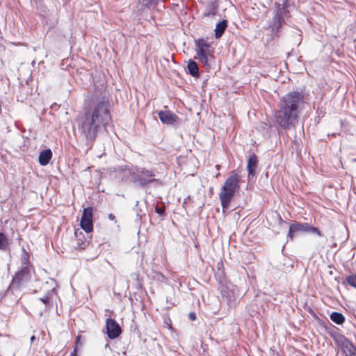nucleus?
<instances>
[{
	"label": "nucleus",
	"instance_id": "obj_1",
	"mask_svg": "<svg viewBox=\"0 0 356 356\" xmlns=\"http://www.w3.org/2000/svg\"><path fill=\"white\" fill-rule=\"evenodd\" d=\"M111 120V104L106 88L101 84L88 95L83 111L77 120L78 129L88 145H92L97 135L106 130Z\"/></svg>",
	"mask_w": 356,
	"mask_h": 356
},
{
	"label": "nucleus",
	"instance_id": "obj_2",
	"mask_svg": "<svg viewBox=\"0 0 356 356\" xmlns=\"http://www.w3.org/2000/svg\"><path fill=\"white\" fill-rule=\"evenodd\" d=\"M305 104L302 92L291 91L286 94L279 103L275 113L277 124L283 129L288 130L296 127Z\"/></svg>",
	"mask_w": 356,
	"mask_h": 356
},
{
	"label": "nucleus",
	"instance_id": "obj_3",
	"mask_svg": "<svg viewBox=\"0 0 356 356\" xmlns=\"http://www.w3.org/2000/svg\"><path fill=\"white\" fill-rule=\"evenodd\" d=\"M122 173L125 181L132 182L140 188H145L152 184L155 186L162 185L161 180L156 178L159 172L154 168L147 169L138 165L125 166L122 169Z\"/></svg>",
	"mask_w": 356,
	"mask_h": 356
},
{
	"label": "nucleus",
	"instance_id": "obj_4",
	"mask_svg": "<svg viewBox=\"0 0 356 356\" xmlns=\"http://www.w3.org/2000/svg\"><path fill=\"white\" fill-rule=\"evenodd\" d=\"M30 266H24L20 268L13 277L12 281L1 297V300L8 301L10 304H17L22 296V288L31 280Z\"/></svg>",
	"mask_w": 356,
	"mask_h": 356
},
{
	"label": "nucleus",
	"instance_id": "obj_5",
	"mask_svg": "<svg viewBox=\"0 0 356 356\" xmlns=\"http://www.w3.org/2000/svg\"><path fill=\"white\" fill-rule=\"evenodd\" d=\"M239 187L238 175L234 170L225 180L219 193V198L223 212H225V209H228L235 193L239 189Z\"/></svg>",
	"mask_w": 356,
	"mask_h": 356
},
{
	"label": "nucleus",
	"instance_id": "obj_6",
	"mask_svg": "<svg viewBox=\"0 0 356 356\" xmlns=\"http://www.w3.org/2000/svg\"><path fill=\"white\" fill-rule=\"evenodd\" d=\"M195 45L197 59L204 67H209V60L213 58L211 44L204 38H198L195 40Z\"/></svg>",
	"mask_w": 356,
	"mask_h": 356
},
{
	"label": "nucleus",
	"instance_id": "obj_7",
	"mask_svg": "<svg viewBox=\"0 0 356 356\" xmlns=\"http://www.w3.org/2000/svg\"><path fill=\"white\" fill-rule=\"evenodd\" d=\"M296 233H309L312 234H316L318 236H322L321 232L316 227L309 225L307 222H295L289 226V230L288 233V239L293 240L294 235Z\"/></svg>",
	"mask_w": 356,
	"mask_h": 356
},
{
	"label": "nucleus",
	"instance_id": "obj_8",
	"mask_svg": "<svg viewBox=\"0 0 356 356\" xmlns=\"http://www.w3.org/2000/svg\"><path fill=\"white\" fill-rule=\"evenodd\" d=\"M80 225L81 229H83L87 234L92 232L93 222L92 207H89L83 209Z\"/></svg>",
	"mask_w": 356,
	"mask_h": 356
},
{
	"label": "nucleus",
	"instance_id": "obj_9",
	"mask_svg": "<svg viewBox=\"0 0 356 356\" xmlns=\"http://www.w3.org/2000/svg\"><path fill=\"white\" fill-rule=\"evenodd\" d=\"M337 343L339 344L343 353L346 356H350L356 353V347L353 343L345 336L338 334L334 337Z\"/></svg>",
	"mask_w": 356,
	"mask_h": 356
},
{
	"label": "nucleus",
	"instance_id": "obj_10",
	"mask_svg": "<svg viewBox=\"0 0 356 356\" xmlns=\"http://www.w3.org/2000/svg\"><path fill=\"white\" fill-rule=\"evenodd\" d=\"M106 330L108 337L110 339L118 338L122 333V329L115 320L107 318L106 320Z\"/></svg>",
	"mask_w": 356,
	"mask_h": 356
},
{
	"label": "nucleus",
	"instance_id": "obj_11",
	"mask_svg": "<svg viewBox=\"0 0 356 356\" xmlns=\"http://www.w3.org/2000/svg\"><path fill=\"white\" fill-rule=\"evenodd\" d=\"M284 24H286L285 19L273 17L269 22L268 29H270L273 38H280L282 35Z\"/></svg>",
	"mask_w": 356,
	"mask_h": 356
},
{
	"label": "nucleus",
	"instance_id": "obj_12",
	"mask_svg": "<svg viewBox=\"0 0 356 356\" xmlns=\"http://www.w3.org/2000/svg\"><path fill=\"white\" fill-rule=\"evenodd\" d=\"M89 245V240L86 238L85 234L79 230L74 232V238L73 240V247L76 250H85Z\"/></svg>",
	"mask_w": 356,
	"mask_h": 356
},
{
	"label": "nucleus",
	"instance_id": "obj_13",
	"mask_svg": "<svg viewBox=\"0 0 356 356\" xmlns=\"http://www.w3.org/2000/svg\"><path fill=\"white\" fill-rule=\"evenodd\" d=\"M158 114L161 122L168 125L175 124L178 119L175 114L169 111H161Z\"/></svg>",
	"mask_w": 356,
	"mask_h": 356
},
{
	"label": "nucleus",
	"instance_id": "obj_14",
	"mask_svg": "<svg viewBox=\"0 0 356 356\" xmlns=\"http://www.w3.org/2000/svg\"><path fill=\"white\" fill-rule=\"evenodd\" d=\"M56 295L55 289L47 291L45 294L39 298V300L44 305L45 309H50L53 307L54 297Z\"/></svg>",
	"mask_w": 356,
	"mask_h": 356
},
{
	"label": "nucleus",
	"instance_id": "obj_15",
	"mask_svg": "<svg viewBox=\"0 0 356 356\" xmlns=\"http://www.w3.org/2000/svg\"><path fill=\"white\" fill-rule=\"evenodd\" d=\"M275 9L273 12V17L280 18L281 19H285V18L289 17V10H287L288 6H284V4L277 2L275 3Z\"/></svg>",
	"mask_w": 356,
	"mask_h": 356
},
{
	"label": "nucleus",
	"instance_id": "obj_16",
	"mask_svg": "<svg viewBox=\"0 0 356 356\" xmlns=\"http://www.w3.org/2000/svg\"><path fill=\"white\" fill-rule=\"evenodd\" d=\"M258 159L257 155L253 153L252 154L248 161L247 170L248 172V179L251 177H254L256 172V168L257 166Z\"/></svg>",
	"mask_w": 356,
	"mask_h": 356
},
{
	"label": "nucleus",
	"instance_id": "obj_17",
	"mask_svg": "<svg viewBox=\"0 0 356 356\" xmlns=\"http://www.w3.org/2000/svg\"><path fill=\"white\" fill-rule=\"evenodd\" d=\"M52 157V152L50 149H47L40 153L38 160L41 165H47Z\"/></svg>",
	"mask_w": 356,
	"mask_h": 356
},
{
	"label": "nucleus",
	"instance_id": "obj_18",
	"mask_svg": "<svg viewBox=\"0 0 356 356\" xmlns=\"http://www.w3.org/2000/svg\"><path fill=\"white\" fill-rule=\"evenodd\" d=\"M227 27V20H222L220 22H218L216 26V29L214 30L215 31V38L216 39H219L222 37L225 31L226 30V28Z\"/></svg>",
	"mask_w": 356,
	"mask_h": 356
},
{
	"label": "nucleus",
	"instance_id": "obj_19",
	"mask_svg": "<svg viewBox=\"0 0 356 356\" xmlns=\"http://www.w3.org/2000/svg\"><path fill=\"white\" fill-rule=\"evenodd\" d=\"M187 68L188 70V73L193 77H198L200 76V71L197 63L190 59L188 62Z\"/></svg>",
	"mask_w": 356,
	"mask_h": 356
},
{
	"label": "nucleus",
	"instance_id": "obj_20",
	"mask_svg": "<svg viewBox=\"0 0 356 356\" xmlns=\"http://www.w3.org/2000/svg\"><path fill=\"white\" fill-rule=\"evenodd\" d=\"M330 317L331 321L337 325H342L345 321L344 316L340 312H333Z\"/></svg>",
	"mask_w": 356,
	"mask_h": 356
},
{
	"label": "nucleus",
	"instance_id": "obj_21",
	"mask_svg": "<svg viewBox=\"0 0 356 356\" xmlns=\"http://www.w3.org/2000/svg\"><path fill=\"white\" fill-rule=\"evenodd\" d=\"M302 31L299 29H294L291 33V36L292 38V42L300 45L302 42Z\"/></svg>",
	"mask_w": 356,
	"mask_h": 356
},
{
	"label": "nucleus",
	"instance_id": "obj_22",
	"mask_svg": "<svg viewBox=\"0 0 356 356\" xmlns=\"http://www.w3.org/2000/svg\"><path fill=\"white\" fill-rule=\"evenodd\" d=\"M9 248V243L6 236L3 233H0V250H8Z\"/></svg>",
	"mask_w": 356,
	"mask_h": 356
},
{
	"label": "nucleus",
	"instance_id": "obj_23",
	"mask_svg": "<svg viewBox=\"0 0 356 356\" xmlns=\"http://www.w3.org/2000/svg\"><path fill=\"white\" fill-rule=\"evenodd\" d=\"M21 261L22 263V266H29V255L28 252L23 248H22V254L21 255Z\"/></svg>",
	"mask_w": 356,
	"mask_h": 356
},
{
	"label": "nucleus",
	"instance_id": "obj_24",
	"mask_svg": "<svg viewBox=\"0 0 356 356\" xmlns=\"http://www.w3.org/2000/svg\"><path fill=\"white\" fill-rule=\"evenodd\" d=\"M217 6H216L214 2H211L209 6V10L204 13V16L209 17L210 15H215L216 13Z\"/></svg>",
	"mask_w": 356,
	"mask_h": 356
},
{
	"label": "nucleus",
	"instance_id": "obj_25",
	"mask_svg": "<svg viewBox=\"0 0 356 356\" xmlns=\"http://www.w3.org/2000/svg\"><path fill=\"white\" fill-rule=\"evenodd\" d=\"M348 284L356 289V275L352 274L346 277Z\"/></svg>",
	"mask_w": 356,
	"mask_h": 356
},
{
	"label": "nucleus",
	"instance_id": "obj_26",
	"mask_svg": "<svg viewBox=\"0 0 356 356\" xmlns=\"http://www.w3.org/2000/svg\"><path fill=\"white\" fill-rule=\"evenodd\" d=\"M143 1L147 7H149L152 6H156L159 3V0H143Z\"/></svg>",
	"mask_w": 356,
	"mask_h": 356
},
{
	"label": "nucleus",
	"instance_id": "obj_27",
	"mask_svg": "<svg viewBox=\"0 0 356 356\" xmlns=\"http://www.w3.org/2000/svg\"><path fill=\"white\" fill-rule=\"evenodd\" d=\"M155 212L156 213H158L160 216H165V209L163 208V207H156Z\"/></svg>",
	"mask_w": 356,
	"mask_h": 356
},
{
	"label": "nucleus",
	"instance_id": "obj_28",
	"mask_svg": "<svg viewBox=\"0 0 356 356\" xmlns=\"http://www.w3.org/2000/svg\"><path fill=\"white\" fill-rule=\"evenodd\" d=\"M188 318L191 321H195L196 319V314L195 312H190L188 314Z\"/></svg>",
	"mask_w": 356,
	"mask_h": 356
},
{
	"label": "nucleus",
	"instance_id": "obj_29",
	"mask_svg": "<svg viewBox=\"0 0 356 356\" xmlns=\"http://www.w3.org/2000/svg\"><path fill=\"white\" fill-rule=\"evenodd\" d=\"M108 219H109L110 220H115V215H114V214H113V213H110V214H108Z\"/></svg>",
	"mask_w": 356,
	"mask_h": 356
},
{
	"label": "nucleus",
	"instance_id": "obj_30",
	"mask_svg": "<svg viewBox=\"0 0 356 356\" xmlns=\"http://www.w3.org/2000/svg\"><path fill=\"white\" fill-rule=\"evenodd\" d=\"M80 339H81V336L79 335L76 337V346H82V344H78L80 341Z\"/></svg>",
	"mask_w": 356,
	"mask_h": 356
},
{
	"label": "nucleus",
	"instance_id": "obj_31",
	"mask_svg": "<svg viewBox=\"0 0 356 356\" xmlns=\"http://www.w3.org/2000/svg\"><path fill=\"white\" fill-rule=\"evenodd\" d=\"M70 356H77V351H76V348L71 353Z\"/></svg>",
	"mask_w": 356,
	"mask_h": 356
},
{
	"label": "nucleus",
	"instance_id": "obj_32",
	"mask_svg": "<svg viewBox=\"0 0 356 356\" xmlns=\"http://www.w3.org/2000/svg\"><path fill=\"white\" fill-rule=\"evenodd\" d=\"M288 1L289 0H282V3L281 4H284V6H288V4H287Z\"/></svg>",
	"mask_w": 356,
	"mask_h": 356
},
{
	"label": "nucleus",
	"instance_id": "obj_33",
	"mask_svg": "<svg viewBox=\"0 0 356 356\" xmlns=\"http://www.w3.org/2000/svg\"><path fill=\"white\" fill-rule=\"evenodd\" d=\"M35 340V336H32L31 337V341L33 343Z\"/></svg>",
	"mask_w": 356,
	"mask_h": 356
},
{
	"label": "nucleus",
	"instance_id": "obj_34",
	"mask_svg": "<svg viewBox=\"0 0 356 356\" xmlns=\"http://www.w3.org/2000/svg\"><path fill=\"white\" fill-rule=\"evenodd\" d=\"M105 348H107L108 347H109V344L108 343H106L104 346Z\"/></svg>",
	"mask_w": 356,
	"mask_h": 356
},
{
	"label": "nucleus",
	"instance_id": "obj_35",
	"mask_svg": "<svg viewBox=\"0 0 356 356\" xmlns=\"http://www.w3.org/2000/svg\"><path fill=\"white\" fill-rule=\"evenodd\" d=\"M139 202L138 201H136V206H138Z\"/></svg>",
	"mask_w": 356,
	"mask_h": 356
},
{
	"label": "nucleus",
	"instance_id": "obj_36",
	"mask_svg": "<svg viewBox=\"0 0 356 356\" xmlns=\"http://www.w3.org/2000/svg\"><path fill=\"white\" fill-rule=\"evenodd\" d=\"M332 136H336V134H332Z\"/></svg>",
	"mask_w": 356,
	"mask_h": 356
},
{
	"label": "nucleus",
	"instance_id": "obj_37",
	"mask_svg": "<svg viewBox=\"0 0 356 356\" xmlns=\"http://www.w3.org/2000/svg\"><path fill=\"white\" fill-rule=\"evenodd\" d=\"M137 216L141 217V215H140L138 213H137Z\"/></svg>",
	"mask_w": 356,
	"mask_h": 356
}]
</instances>
